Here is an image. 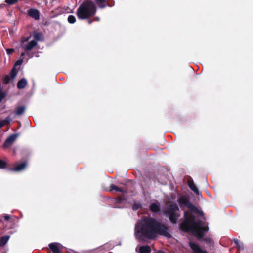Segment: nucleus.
Returning <instances> with one entry per match:
<instances>
[{
	"instance_id": "9",
	"label": "nucleus",
	"mask_w": 253,
	"mask_h": 253,
	"mask_svg": "<svg viewBox=\"0 0 253 253\" xmlns=\"http://www.w3.org/2000/svg\"><path fill=\"white\" fill-rule=\"evenodd\" d=\"M27 166V163L26 162H23L21 163L16 165L14 168L10 169V170L11 171L19 172L24 170Z\"/></svg>"
},
{
	"instance_id": "10",
	"label": "nucleus",
	"mask_w": 253,
	"mask_h": 253,
	"mask_svg": "<svg viewBox=\"0 0 253 253\" xmlns=\"http://www.w3.org/2000/svg\"><path fill=\"white\" fill-rule=\"evenodd\" d=\"M60 244L56 242H53L48 245V247L53 253H61V251L59 247Z\"/></svg>"
},
{
	"instance_id": "11",
	"label": "nucleus",
	"mask_w": 253,
	"mask_h": 253,
	"mask_svg": "<svg viewBox=\"0 0 253 253\" xmlns=\"http://www.w3.org/2000/svg\"><path fill=\"white\" fill-rule=\"evenodd\" d=\"M27 84V81L24 78L20 80L17 84V87L19 89L24 88Z\"/></svg>"
},
{
	"instance_id": "4",
	"label": "nucleus",
	"mask_w": 253,
	"mask_h": 253,
	"mask_svg": "<svg viewBox=\"0 0 253 253\" xmlns=\"http://www.w3.org/2000/svg\"><path fill=\"white\" fill-rule=\"evenodd\" d=\"M179 212V208L178 206L173 202L167 205L165 211V213L169 215V220L173 224H175L180 217Z\"/></svg>"
},
{
	"instance_id": "12",
	"label": "nucleus",
	"mask_w": 253,
	"mask_h": 253,
	"mask_svg": "<svg viewBox=\"0 0 253 253\" xmlns=\"http://www.w3.org/2000/svg\"><path fill=\"white\" fill-rule=\"evenodd\" d=\"M150 209L153 213H157L160 211V206L159 204L153 203L150 205Z\"/></svg>"
},
{
	"instance_id": "28",
	"label": "nucleus",
	"mask_w": 253,
	"mask_h": 253,
	"mask_svg": "<svg viewBox=\"0 0 253 253\" xmlns=\"http://www.w3.org/2000/svg\"><path fill=\"white\" fill-rule=\"evenodd\" d=\"M76 21V18L74 15H70L68 17V21L71 24L75 23Z\"/></svg>"
},
{
	"instance_id": "31",
	"label": "nucleus",
	"mask_w": 253,
	"mask_h": 253,
	"mask_svg": "<svg viewBox=\"0 0 253 253\" xmlns=\"http://www.w3.org/2000/svg\"><path fill=\"white\" fill-rule=\"evenodd\" d=\"M7 166V163L2 160L0 159V169H4L6 168Z\"/></svg>"
},
{
	"instance_id": "36",
	"label": "nucleus",
	"mask_w": 253,
	"mask_h": 253,
	"mask_svg": "<svg viewBox=\"0 0 253 253\" xmlns=\"http://www.w3.org/2000/svg\"><path fill=\"white\" fill-rule=\"evenodd\" d=\"M153 253H166L164 252V251H163L159 250L158 251H157L156 252H154Z\"/></svg>"
},
{
	"instance_id": "2",
	"label": "nucleus",
	"mask_w": 253,
	"mask_h": 253,
	"mask_svg": "<svg viewBox=\"0 0 253 253\" xmlns=\"http://www.w3.org/2000/svg\"><path fill=\"white\" fill-rule=\"evenodd\" d=\"M184 217L185 220L180 224L181 229L186 232H192L200 240L204 236L205 232L209 230L208 226L203 227V221L200 219L196 220L195 216L188 211H184Z\"/></svg>"
},
{
	"instance_id": "24",
	"label": "nucleus",
	"mask_w": 253,
	"mask_h": 253,
	"mask_svg": "<svg viewBox=\"0 0 253 253\" xmlns=\"http://www.w3.org/2000/svg\"><path fill=\"white\" fill-rule=\"evenodd\" d=\"M11 80H12L11 77L8 75H6L3 77V83L6 84L9 83Z\"/></svg>"
},
{
	"instance_id": "16",
	"label": "nucleus",
	"mask_w": 253,
	"mask_h": 253,
	"mask_svg": "<svg viewBox=\"0 0 253 253\" xmlns=\"http://www.w3.org/2000/svg\"><path fill=\"white\" fill-rule=\"evenodd\" d=\"M113 190H116V191L122 192L123 194L126 193V192L123 190L122 188H119L117 186H116L114 184H111L110 186L109 191L111 192Z\"/></svg>"
},
{
	"instance_id": "14",
	"label": "nucleus",
	"mask_w": 253,
	"mask_h": 253,
	"mask_svg": "<svg viewBox=\"0 0 253 253\" xmlns=\"http://www.w3.org/2000/svg\"><path fill=\"white\" fill-rule=\"evenodd\" d=\"M25 109L26 108L24 106H19L16 108L15 114L18 116L22 115L24 113Z\"/></svg>"
},
{
	"instance_id": "21",
	"label": "nucleus",
	"mask_w": 253,
	"mask_h": 253,
	"mask_svg": "<svg viewBox=\"0 0 253 253\" xmlns=\"http://www.w3.org/2000/svg\"><path fill=\"white\" fill-rule=\"evenodd\" d=\"M33 48H25L24 52H23L21 54V57H23L25 55H27L29 58H31L33 56V55L31 54L32 49Z\"/></svg>"
},
{
	"instance_id": "37",
	"label": "nucleus",
	"mask_w": 253,
	"mask_h": 253,
	"mask_svg": "<svg viewBox=\"0 0 253 253\" xmlns=\"http://www.w3.org/2000/svg\"><path fill=\"white\" fill-rule=\"evenodd\" d=\"M94 20H95V21H99L100 19H99V18L98 17H96L94 18Z\"/></svg>"
},
{
	"instance_id": "3",
	"label": "nucleus",
	"mask_w": 253,
	"mask_h": 253,
	"mask_svg": "<svg viewBox=\"0 0 253 253\" xmlns=\"http://www.w3.org/2000/svg\"><path fill=\"white\" fill-rule=\"evenodd\" d=\"M97 8L95 3L90 0L84 1L77 10V16L80 19H86L95 15Z\"/></svg>"
},
{
	"instance_id": "15",
	"label": "nucleus",
	"mask_w": 253,
	"mask_h": 253,
	"mask_svg": "<svg viewBox=\"0 0 253 253\" xmlns=\"http://www.w3.org/2000/svg\"><path fill=\"white\" fill-rule=\"evenodd\" d=\"M151 248L149 246H143L139 247V253H150Z\"/></svg>"
},
{
	"instance_id": "8",
	"label": "nucleus",
	"mask_w": 253,
	"mask_h": 253,
	"mask_svg": "<svg viewBox=\"0 0 253 253\" xmlns=\"http://www.w3.org/2000/svg\"><path fill=\"white\" fill-rule=\"evenodd\" d=\"M27 14L36 20L40 19V12L36 9L30 8L27 11Z\"/></svg>"
},
{
	"instance_id": "39",
	"label": "nucleus",
	"mask_w": 253,
	"mask_h": 253,
	"mask_svg": "<svg viewBox=\"0 0 253 253\" xmlns=\"http://www.w3.org/2000/svg\"><path fill=\"white\" fill-rule=\"evenodd\" d=\"M52 1H55L56 0H52Z\"/></svg>"
},
{
	"instance_id": "32",
	"label": "nucleus",
	"mask_w": 253,
	"mask_h": 253,
	"mask_svg": "<svg viewBox=\"0 0 253 253\" xmlns=\"http://www.w3.org/2000/svg\"><path fill=\"white\" fill-rule=\"evenodd\" d=\"M30 38V37H27V38H25V37H23L22 38V40H21V44H24L25 42H27Z\"/></svg>"
},
{
	"instance_id": "1",
	"label": "nucleus",
	"mask_w": 253,
	"mask_h": 253,
	"mask_svg": "<svg viewBox=\"0 0 253 253\" xmlns=\"http://www.w3.org/2000/svg\"><path fill=\"white\" fill-rule=\"evenodd\" d=\"M171 227L166 224H162L155 219L144 216L135 225V236L139 241L146 239H154L158 235L168 238L172 237L169 232Z\"/></svg>"
},
{
	"instance_id": "17",
	"label": "nucleus",
	"mask_w": 253,
	"mask_h": 253,
	"mask_svg": "<svg viewBox=\"0 0 253 253\" xmlns=\"http://www.w3.org/2000/svg\"><path fill=\"white\" fill-rule=\"evenodd\" d=\"M10 238L9 236L5 235L0 238V247L4 246L8 242Z\"/></svg>"
},
{
	"instance_id": "25",
	"label": "nucleus",
	"mask_w": 253,
	"mask_h": 253,
	"mask_svg": "<svg viewBox=\"0 0 253 253\" xmlns=\"http://www.w3.org/2000/svg\"><path fill=\"white\" fill-rule=\"evenodd\" d=\"M233 241L239 249H243V243H241L237 239H234Z\"/></svg>"
},
{
	"instance_id": "35",
	"label": "nucleus",
	"mask_w": 253,
	"mask_h": 253,
	"mask_svg": "<svg viewBox=\"0 0 253 253\" xmlns=\"http://www.w3.org/2000/svg\"><path fill=\"white\" fill-rule=\"evenodd\" d=\"M23 63V60L20 59L17 61L15 63V66L21 65Z\"/></svg>"
},
{
	"instance_id": "23",
	"label": "nucleus",
	"mask_w": 253,
	"mask_h": 253,
	"mask_svg": "<svg viewBox=\"0 0 253 253\" xmlns=\"http://www.w3.org/2000/svg\"><path fill=\"white\" fill-rule=\"evenodd\" d=\"M37 44V41L35 40L31 41L28 45L25 47H35Z\"/></svg>"
},
{
	"instance_id": "38",
	"label": "nucleus",
	"mask_w": 253,
	"mask_h": 253,
	"mask_svg": "<svg viewBox=\"0 0 253 253\" xmlns=\"http://www.w3.org/2000/svg\"><path fill=\"white\" fill-rule=\"evenodd\" d=\"M93 20H89L88 21V23L89 24H91V23H92V22L93 21Z\"/></svg>"
},
{
	"instance_id": "34",
	"label": "nucleus",
	"mask_w": 253,
	"mask_h": 253,
	"mask_svg": "<svg viewBox=\"0 0 253 253\" xmlns=\"http://www.w3.org/2000/svg\"><path fill=\"white\" fill-rule=\"evenodd\" d=\"M3 217L4 218V220L6 221H8V220H9L11 219V216L8 214H5V215H3Z\"/></svg>"
},
{
	"instance_id": "19",
	"label": "nucleus",
	"mask_w": 253,
	"mask_h": 253,
	"mask_svg": "<svg viewBox=\"0 0 253 253\" xmlns=\"http://www.w3.org/2000/svg\"><path fill=\"white\" fill-rule=\"evenodd\" d=\"M11 121V119L9 117H6L5 119L0 121V128L5 125H7Z\"/></svg>"
},
{
	"instance_id": "33",
	"label": "nucleus",
	"mask_w": 253,
	"mask_h": 253,
	"mask_svg": "<svg viewBox=\"0 0 253 253\" xmlns=\"http://www.w3.org/2000/svg\"><path fill=\"white\" fill-rule=\"evenodd\" d=\"M14 51V48H7L6 52L8 55H10Z\"/></svg>"
},
{
	"instance_id": "26",
	"label": "nucleus",
	"mask_w": 253,
	"mask_h": 253,
	"mask_svg": "<svg viewBox=\"0 0 253 253\" xmlns=\"http://www.w3.org/2000/svg\"><path fill=\"white\" fill-rule=\"evenodd\" d=\"M141 207H142V205L140 202L139 203H134L132 205V208L134 211H136V210H137L139 209L140 208H141Z\"/></svg>"
},
{
	"instance_id": "13",
	"label": "nucleus",
	"mask_w": 253,
	"mask_h": 253,
	"mask_svg": "<svg viewBox=\"0 0 253 253\" xmlns=\"http://www.w3.org/2000/svg\"><path fill=\"white\" fill-rule=\"evenodd\" d=\"M189 187L197 195L199 194V191L193 181H188Z\"/></svg>"
},
{
	"instance_id": "29",
	"label": "nucleus",
	"mask_w": 253,
	"mask_h": 253,
	"mask_svg": "<svg viewBox=\"0 0 253 253\" xmlns=\"http://www.w3.org/2000/svg\"><path fill=\"white\" fill-rule=\"evenodd\" d=\"M17 73V71L16 70V69L14 68H13L11 70L10 74L11 79H13L16 77Z\"/></svg>"
},
{
	"instance_id": "18",
	"label": "nucleus",
	"mask_w": 253,
	"mask_h": 253,
	"mask_svg": "<svg viewBox=\"0 0 253 253\" xmlns=\"http://www.w3.org/2000/svg\"><path fill=\"white\" fill-rule=\"evenodd\" d=\"M100 8H104L106 7L107 0H94Z\"/></svg>"
},
{
	"instance_id": "5",
	"label": "nucleus",
	"mask_w": 253,
	"mask_h": 253,
	"mask_svg": "<svg viewBox=\"0 0 253 253\" xmlns=\"http://www.w3.org/2000/svg\"><path fill=\"white\" fill-rule=\"evenodd\" d=\"M177 201L181 209H183V207L185 206L188 208L190 211L194 213L202 214H203V212H201L195 205L190 202L189 198L188 197L185 196H181L178 199Z\"/></svg>"
},
{
	"instance_id": "27",
	"label": "nucleus",
	"mask_w": 253,
	"mask_h": 253,
	"mask_svg": "<svg viewBox=\"0 0 253 253\" xmlns=\"http://www.w3.org/2000/svg\"><path fill=\"white\" fill-rule=\"evenodd\" d=\"M125 200V196L124 195H122L121 196H119L118 197H117L116 200H115V202L116 203H122L124 200Z\"/></svg>"
},
{
	"instance_id": "30",
	"label": "nucleus",
	"mask_w": 253,
	"mask_h": 253,
	"mask_svg": "<svg viewBox=\"0 0 253 253\" xmlns=\"http://www.w3.org/2000/svg\"><path fill=\"white\" fill-rule=\"evenodd\" d=\"M19 0H5V2L8 5H13L17 3Z\"/></svg>"
},
{
	"instance_id": "22",
	"label": "nucleus",
	"mask_w": 253,
	"mask_h": 253,
	"mask_svg": "<svg viewBox=\"0 0 253 253\" xmlns=\"http://www.w3.org/2000/svg\"><path fill=\"white\" fill-rule=\"evenodd\" d=\"M7 93L3 91L2 88L0 86V103L2 100L6 96Z\"/></svg>"
},
{
	"instance_id": "6",
	"label": "nucleus",
	"mask_w": 253,
	"mask_h": 253,
	"mask_svg": "<svg viewBox=\"0 0 253 253\" xmlns=\"http://www.w3.org/2000/svg\"><path fill=\"white\" fill-rule=\"evenodd\" d=\"M189 246L194 253H209L206 250H203L199 245L195 242L190 241Z\"/></svg>"
},
{
	"instance_id": "7",
	"label": "nucleus",
	"mask_w": 253,
	"mask_h": 253,
	"mask_svg": "<svg viewBox=\"0 0 253 253\" xmlns=\"http://www.w3.org/2000/svg\"><path fill=\"white\" fill-rule=\"evenodd\" d=\"M18 136V134L15 133L10 135L9 137L7 138V139L5 140L3 147L4 148H8L15 141L16 138Z\"/></svg>"
},
{
	"instance_id": "20",
	"label": "nucleus",
	"mask_w": 253,
	"mask_h": 253,
	"mask_svg": "<svg viewBox=\"0 0 253 253\" xmlns=\"http://www.w3.org/2000/svg\"><path fill=\"white\" fill-rule=\"evenodd\" d=\"M33 36L34 38V40H35V41H40L42 37V34L41 32L34 31L33 33Z\"/></svg>"
}]
</instances>
